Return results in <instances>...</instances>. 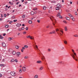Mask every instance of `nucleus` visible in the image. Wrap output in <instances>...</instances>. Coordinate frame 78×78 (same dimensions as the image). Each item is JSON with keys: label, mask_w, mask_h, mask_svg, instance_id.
<instances>
[{"label": "nucleus", "mask_w": 78, "mask_h": 78, "mask_svg": "<svg viewBox=\"0 0 78 78\" xmlns=\"http://www.w3.org/2000/svg\"><path fill=\"white\" fill-rule=\"evenodd\" d=\"M10 74L12 75V76H15V74H16V73H15V72L12 71L11 72Z\"/></svg>", "instance_id": "nucleus-1"}, {"label": "nucleus", "mask_w": 78, "mask_h": 78, "mask_svg": "<svg viewBox=\"0 0 78 78\" xmlns=\"http://www.w3.org/2000/svg\"><path fill=\"white\" fill-rule=\"evenodd\" d=\"M57 16L58 17H59V18H60V19H62V16L59 13H58V14L57 15Z\"/></svg>", "instance_id": "nucleus-2"}, {"label": "nucleus", "mask_w": 78, "mask_h": 78, "mask_svg": "<svg viewBox=\"0 0 78 78\" xmlns=\"http://www.w3.org/2000/svg\"><path fill=\"white\" fill-rule=\"evenodd\" d=\"M50 17V19H51V20L52 22H53V20H52L51 19V18H53V19H54V20H55V22H56V19H54V17L53 16H51V17Z\"/></svg>", "instance_id": "nucleus-3"}, {"label": "nucleus", "mask_w": 78, "mask_h": 78, "mask_svg": "<svg viewBox=\"0 0 78 78\" xmlns=\"http://www.w3.org/2000/svg\"><path fill=\"white\" fill-rule=\"evenodd\" d=\"M16 55H17V56H19L20 55H21V53L20 52H18L16 53Z\"/></svg>", "instance_id": "nucleus-4"}, {"label": "nucleus", "mask_w": 78, "mask_h": 78, "mask_svg": "<svg viewBox=\"0 0 78 78\" xmlns=\"http://www.w3.org/2000/svg\"><path fill=\"white\" fill-rule=\"evenodd\" d=\"M26 67H23L22 68V69L23 71V72H25V71H26Z\"/></svg>", "instance_id": "nucleus-5"}, {"label": "nucleus", "mask_w": 78, "mask_h": 78, "mask_svg": "<svg viewBox=\"0 0 78 78\" xmlns=\"http://www.w3.org/2000/svg\"><path fill=\"white\" fill-rule=\"evenodd\" d=\"M57 6L58 8H61V5L60 4H58L57 5Z\"/></svg>", "instance_id": "nucleus-6"}, {"label": "nucleus", "mask_w": 78, "mask_h": 78, "mask_svg": "<svg viewBox=\"0 0 78 78\" xmlns=\"http://www.w3.org/2000/svg\"><path fill=\"white\" fill-rule=\"evenodd\" d=\"M72 52H73V53L74 54V55L75 56H76V53L75 52V51H74V50H73V49H72Z\"/></svg>", "instance_id": "nucleus-7"}, {"label": "nucleus", "mask_w": 78, "mask_h": 78, "mask_svg": "<svg viewBox=\"0 0 78 78\" xmlns=\"http://www.w3.org/2000/svg\"><path fill=\"white\" fill-rule=\"evenodd\" d=\"M2 45L3 46V47H6V44H5V43L4 42H2Z\"/></svg>", "instance_id": "nucleus-8"}, {"label": "nucleus", "mask_w": 78, "mask_h": 78, "mask_svg": "<svg viewBox=\"0 0 78 78\" xmlns=\"http://www.w3.org/2000/svg\"><path fill=\"white\" fill-rule=\"evenodd\" d=\"M13 39H14L13 38H11V37H9L8 39L9 41H11L12 40H13Z\"/></svg>", "instance_id": "nucleus-9"}, {"label": "nucleus", "mask_w": 78, "mask_h": 78, "mask_svg": "<svg viewBox=\"0 0 78 78\" xmlns=\"http://www.w3.org/2000/svg\"><path fill=\"white\" fill-rule=\"evenodd\" d=\"M42 62L41 61H38L37 62V64H40Z\"/></svg>", "instance_id": "nucleus-10"}, {"label": "nucleus", "mask_w": 78, "mask_h": 78, "mask_svg": "<svg viewBox=\"0 0 78 78\" xmlns=\"http://www.w3.org/2000/svg\"><path fill=\"white\" fill-rule=\"evenodd\" d=\"M59 13L61 14V13H62V10L61 9H59Z\"/></svg>", "instance_id": "nucleus-11"}, {"label": "nucleus", "mask_w": 78, "mask_h": 78, "mask_svg": "<svg viewBox=\"0 0 78 78\" xmlns=\"http://www.w3.org/2000/svg\"><path fill=\"white\" fill-rule=\"evenodd\" d=\"M32 22H32V21L31 20H29L28 21V23H30V24H31Z\"/></svg>", "instance_id": "nucleus-12"}, {"label": "nucleus", "mask_w": 78, "mask_h": 78, "mask_svg": "<svg viewBox=\"0 0 78 78\" xmlns=\"http://www.w3.org/2000/svg\"><path fill=\"white\" fill-rule=\"evenodd\" d=\"M12 55H15L16 54V51H12Z\"/></svg>", "instance_id": "nucleus-13"}, {"label": "nucleus", "mask_w": 78, "mask_h": 78, "mask_svg": "<svg viewBox=\"0 0 78 78\" xmlns=\"http://www.w3.org/2000/svg\"><path fill=\"white\" fill-rule=\"evenodd\" d=\"M30 39H34V37H31V36H30Z\"/></svg>", "instance_id": "nucleus-14"}, {"label": "nucleus", "mask_w": 78, "mask_h": 78, "mask_svg": "<svg viewBox=\"0 0 78 78\" xmlns=\"http://www.w3.org/2000/svg\"><path fill=\"white\" fill-rule=\"evenodd\" d=\"M16 25L17 27H20V24L19 23H17Z\"/></svg>", "instance_id": "nucleus-15"}, {"label": "nucleus", "mask_w": 78, "mask_h": 78, "mask_svg": "<svg viewBox=\"0 0 78 78\" xmlns=\"http://www.w3.org/2000/svg\"><path fill=\"white\" fill-rule=\"evenodd\" d=\"M65 31H67V27H65Z\"/></svg>", "instance_id": "nucleus-16"}, {"label": "nucleus", "mask_w": 78, "mask_h": 78, "mask_svg": "<svg viewBox=\"0 0 78 78\" xmlns=\"http://www.w3.org/2000/svg\"><path fill=\"white\" fill-rule=\"evenodd\" d=\"M66 20H70V18L67 17H66Z\"/></svg>", "instance_id": "nucleus-17"}, {"label": "nucleus", "mask_w": 78, "mask_h": 78, "mask_svg": "<svg viewBox=\"0 0 78 78\" xmlns=\"http://www.w3.org/2000/svg\"><path fill=\"white\" fill-rule=\"evenodd\" d=\"M52 3H56V1H52L51 2Z\"/></svg>", "instance_id": "nucleus-18"}, {"label": "nucleus", "mask_w": 78, "mask_h": 78, "mask_svg": "<svg viewBox=\"0 0 78 78\" xmlns=\"http://www.w3.org/2000/svg\"><path fill=\"white\" fill-rule=\"evenodd\" d=\"M0 66H1V67H2V66H3V67H4V66H5V64H0Z\"/></svg>", "instance_id": "nucleus-19"}, {"label": "nucleus", "mask_w": 78, "mask_h": 78, "mask_svg": "<svg viewBox=\"0 0 78 78\" xmlns=\"http://www.w3.org/2000/svg\"><path fill=\"white\" fill-rule=\"evenodd\" d=\"M55 33V31H54V32L52 31L51 32H50V34H54V33Z\"/></svg>", "instance_id": "nucleus-20"}, {"label": "nucleus", "mask_w": 78, "mask_h": 78, "mask_svg": "<svg viewBox=\"0 0 78 78\" xmlns=\"http://www.w3.org/2000/svg\"><path fill=\"white\" fill-rule=\"evenodd\" d=\"M25 59H28L29 58V57L28 56H26L24 57Z\"/></svg>", "instance_id": "nucleus-21"}, {"label": "nucleus", "mask_w": 78, "mask_h": 78, "mask_svg": "<svg viewBox=\"0 0 78 78\" xmlns=\"http://www.w3.org/2000/svg\"><path fill=\"white\" fill-rule=\"evenodd\" d=\"M0 39H3V37H2V35H0Z\"/></svg>", "instance_id": "nucleus-22"}, {"label": "nucleus", "mask_w": 78, "mask_h": 78, "mask_svg": "<svg viewBox=\"0 0 78 78\" xmlns=\"http://www.w3.org/2000/svg\"><path fill=\"white\" fill-rule=\"evenodd\" d=\"M15 61V60L14 59H12L11 60V62H14Z\"/></svg>", "instance_id": "nucleus-23"}, {"label": "nucleus", "mask_w": 78, "mask_h": 78, "mask_svg": "<svg viewBox=\"0 0 78 78\" xmlns=\"http://www.w3.org/2000/svg\"><path fill=\"white\" fill-rule=\"evenodd\" d=\"M34 78H38V75H36L34 76Z\"/></svg>", "instance_id": "nucleus-24"}, {"label": "nucleus", "mask_w": 78, "mask_h": 78, "mask_svg": "<svg viewBox=\"0 0 78 78\" xmlns=\"http://www.w3.org/2000/svg\"><path fill=\"white\" fill-rule=\"evenodd\" d=\"M43 69V67H41L40 68V70H42Z\"/></svg>", "instance_id": "nucleus-25"}, {"label": "nucleus", "mask_w": 78, "mask_h": 78, "mask_svg": "<svg viewBox=\"0 0 78 78\" xmlns=\"http://www.w3.org/2000/svg\"><path fill=\"white\" fill-rule=\"evenodd\" d=\"M43 9L44 10H45L46 9V7L45 6H44L43 7Z\"/></svg>", "instance_id": "nucleus-26"}, {"label": "nucleus", "mask_w": 78, "mask_h": 78, "mask_svg": "<svg viewBox=\"0 0 78 78\" xmlns=\"http://www.w3.org/2000/svg\"><path fill=\"white\" fill-rule=\"evenodd\" d=\"M5 27L6 28H8V27H9V26L8 25H6L5 26Z\"/></svg>", "instance_id": "nucleus-27"}, {"label": "nucleus", "mask_w": 78, "mask_h": 78, "mask_svg": "<svg viewBox=\"0 0 78 78\" xmlns=\"http://www.w3.org/2000/svg\"><path fill=\"white\" fill-rule=\"evenodd\" d=\"M24 48H28V46L27 45H24Z\"/></svg>", "instance_id": "nucleus-28"}, {"label": "nucleus", "mask_w": 78, "mask_h": 78, "mask_svg": "<svg viewBox=\"0 0 78 78\" xmlns=\"http://www.w3.org/2000/svg\"><path fill=\"white\" fill-rule=\"evenodd\" d=\"M15 48H17V49H18V48H19V46L17 45H16L15 46Z\"/></svg>", "instance_id": "nucleus-29"}, {"label": "nucleus", "mask_w": 78, "mask_h": 78, "mask_svg": "<svg viewBox=\"0 0 78 78\" xmlns=\"http://www.w3.org/2000/svg\"><path fill=\"white\" fill-rule=\"evenodd\" d=\"M33 9L34 11H36V10L37 9V8H36Z\"/></svg>", "instance_id": "nucleus-30"}, {"label": "nucleus", "mask_w": 78, "mask_h": 78, "mask_svg": "<svg viewBox=\"0 0 78 78\" xmlns=\"http://www.w3.org/2000/svg\"><path fill=\"white\" fill-rule=\"evenodd\" d=\"M31 14H32V15H34V13L33 11H32L31 12Z\"/></svg>", "instance_id": "nucleus-31"}, {"label": "nucleus", "mask_w": 78, "mask_h": 78, "mask_svg": "<svg viewBox=\"0 0 78 78\" xmlns=\"http://www.w3.org/2000/svg\"><path fill=\"white\" fill-rule=\"evenodd\" d=\"M59 9V7H57L56 8V10H58V9Z\"/></svg>", "instance_id": "nucleus-32"}, {"label": "nucleus", "mask_w": 78, "mask_h": 78, "mask_svg": "<svg viewBox=\"0 0 78 78\" xmlns=\"http://www.w3.org/2000/svg\"><path fill=\"white\" fill-rule=\"evenodd\" d=\"M70 17H71V18L72 19H73V16L72 15H71Z\"/></svg>", "instance_id": "nucleus-33"}, {"label": "nucleus", "mask_w": 78, "mask_h": 78, "mask_svg": "<svg viewBox=\"0 0 78 78\" xmlns=\"http://www.w3.org/2000/svg\"><path fill=\"white\" fill-rule=\"evenodd\" d=\"M63 22L64 23H67L66 22V21L65 20L63 21Z\"/></svg>", "instance_id": "nucleus-34"}, {"label": "nucleus", "mask_w": 78, "mask_h": 78, "mask_svg": "<svg viewBox=\"0 0 78 78\" xmlns=\"http://www.w3.org/2000/svg\"><path fill=\"white\" fill-rule=\"evenodd\" d=\"M15 62H18V61H17V60L15 59Z\"/></svg>", "instance_id": "nucleus-35"}, {"label": "nucleus", "mask_w": 78, "mask_h": 78, "mask_svg": "<svg viewBox=\"0 0 78 78\" xmlns=\"http://www.w3.org/2000/svg\"><path fill=\"white\" fill-rule=\"evenodd\" d=\"M74 37H77L78 35H74Z\"/></svg>", "instance_id": "nucleus-36"}, {"label": "nucleus", "mask_w": 78, "mask_h": 78, "mask_svg": "<svg viewBox=\"0 0 78 78\" xmlns=\"http://www.w3.org/2000/svg\"><path fill=\"white\" fill-rule=\"evenodd\" d=\"M22 17H23V18H25V16L24 15H23Z\"/></svg>", "instance_id": "nucleus-37"}, {"label": "nucleus", "mask_w": 78, "mask_h": 78, "mask_svg": "<svg viewBox=\"0 0 78 78\" xmlns=\"http://www.w3.org/2000/svg\"><path fill=\"white\" fill-rule=\"evenodd\" d=\"M18 30L19 31H21L22 30L21 29H20V28L19 29H18Z\"/></svg>", "instance_id": "nucleus-38"}, {"label": "nucleus", "mask_w": 78, "mask_h": 78, "mask_svg": "<svg viewBox=\"0 0 78 78\" xmlns=\"http://www.w3.org/2000/svg\"><path fill=\"white\" fill-rule=\"evenodd\" d=\"M64 43L65 44H67V42L66 41H64Z\"/></svg>", "instance_id": "nucleus-39"}, {"label": "nucleus", "mask_w": 78, "mask_h": 78, "mask_svg": "<svg viewBox=\"0 0 78 78\" xmlns=\"http://www.w3.org/2000/svg\"><path fill=\"white\" fill-rule=\"evenodd\" d=\"M20 72V73H21V72H22V69H20V71H19Z\"/></svg>", "instance_id": "nucleus-40"}, {"label": "nucleus", "mask_w": 78, "mask_h": 78, "mask_svg": "<svg viewBox=\"0 0 78 78\" xmlns=\"http://www.w3.org/2000/svg\"><path fill=\"white\" fill-rule=\"evenodd\" d=\"M12 21H10V22H9V23H10V24H11V23H12Z\"/></svg>", "instance_id": "nucleus-41"}, {"label": "nucleus", "mask_w": 78, "mask_h": 78, "mask_svg": "<svg viewBox=\"0 0 78 78\" xmlns=\"http://www.w3.org/2000/svg\"><path fill=\"white\" fill-rule=\"evenodd\" d=\"M75 14L76 16H77V15H78V14L77 13V12H75Z\"/></svg>", "instance_id": "nucleus-42"}, {"label": "nucleus", "mask_w": 78, "mask_h": 78, "mask_svg": "<svg viewBox=\"0 0 78 78\" xmlns=\"http://www.w3.org/2000/svg\"><path fill=\"white\" fill-rule=\"evenodd\" d=\"M71 15H72L71 14H70V13L68 14V16H69L70 17Z\"/></svg>", "instance_id": "nucleus-43"}, {"label": "nucleus", "mask_w": 78, "mask_h": 78, "mask_svg": "<svg viewBox=\"0 0 78 78\" xmlns=\"http://www.w3.org/2000/svg\"><path fill=\"white\" fill-rule=\"evenodd\" d=\"M48 51H51V49H48Z\"/></svg>", "instance_id": "nucleus-44"}, {"label": "nucleus", "mask_w": 78, "mask_h": 78, "mask_svg": "<svg viewBox=\"0 0 78 78\" xmlns=\"http://www.w3.org/2000/svg\"><path fill=\"white\" fill-rule=\"evenodd\" d=\"M30 35L27 36V38H30Z\"/></svg>", "instance_id": "nucleus-45"}, {"label": "nucleus", "mask_w": 78, "mask_h": 78, "mask_svg": "<svg viewBox=\"0 0 78 78\" xmlns=\"http://www.w3.org/2000/svg\"><path fill=\"white\" fill-rule=\"evenodd\" d=\"M56 31H59V29H56Z\"/></svg>", "instance_id": "nucleus-46"}, {"label": "nucleus", "mask_w": 78, "mask_h": 78, "mask_svg": "<svg viewBox=\"0 0 78 78\" xmlns=\"http://www.w3.org/2000/svg\"><path fill=\"white\" fill-rule=\"evenodd\" d=\"M17 20H13V22H17Z\"/></svg>", "instance_id": "nucleus-47"}, {"label": "nucleus", "mask_w": 78, "mask_h": 78, "mask_svg": "<svg viewBox=\"0 0 78 78\" xmlns=\"http://www.w3.org/2000/svg\"><path fill=\"white\" fill-rule=\"evenodd\" d=\"M35 47H36V48H37V49H38V47H37V45H36Z\"/></svg>", "instance_id": "nucleus-48"}, {"label": "nucleus", "mask_w": 78, "mask_h": 78, "mask_svg": "<svg viewBox=\"0 0 78 78\" xmlns=\"http://www.w3.org/2000/svg\"><path fill=\"white\" fill-rule=\"evenodd\" d=\"M46 28H49V26H47L46 27Z\"/></svg>", "instance_id": "nucleus-49"}, {"label": "nucleus", "mask_w": 78, "mask_h": 78, "mask_svg": "<svg viewBox=\"0 0 78 78\" xmlns=\"http://www.w3.org/2000/svg\"><path fill=\"white\" fill-rule=\"evenodd\" d=\"M71 55V56H73V58H75V56H74V55Z\"/></svg>", "instance_id": "nucleus-50"}, {"label": "nucleus", "mask_w": 78, "mask_h": 78, "mask_svg": "<svg viewBox=\"0 0 78 78\" xmlns=\"http://www.w3.org/2000/svg\"><path fill=\"white\" fill-rule=\"evenodd\" d=\"M24 30V27H23L21 28V30Z\"/></svg>", "instance_id": "nucleus-51"}, {"label": "nucleus", "mask_w": 78, "mask_h": 78, "mask_svg": "<svg viewBox=\"0 0 78 78\" xmlns=\"http://www.w3.org/2000/svg\"><path fill=\"white\" fill-rule=\"evenodd\" d=\"M37 22H38V23H40V20H37Z\"/></svg>", "instance_id": "nucleus-52"}, {"label": "nucleus", "mask_w": 78, "mask_h": 78, "mask_svg": "<svg viewBox=\"0 0 78 78\" xmlns=\"http://www.w3.org/2000/svg\"><path fill=\"white\" fill-rule=\"evenodd\" d=\"M26 30H28V27H27L26 28Z\"/></svg>", "instance_id": "nucleus-53"}, {"label": "nucleus", "mask_w": 78, "mask_h": 78, "mask_svg": "<svg viewBox=\"0 0 78 78\" xmlns=\"http://www.w3.org/2000/svg\"><path fill=\"white\" fill-rule=\"evenodd\" d=\"M4 16L5 17H6V14H5L4 15Z\"/></svg>", "instance_id": "nucleus-54"}, {"label": "nucleus", "mask_w": 78, "mask_h": 78, "mask_svg": "<svg viewBox=\"0 0 78 78\" xmlns=\"http://www.w3.org/2000/svg\"><path fill=\"white\" fill-rule=\"evenodd\" d=\"M5 59H2V61H3V62H5Z\"/></svg>", "instance_id": "nucleus-55"}, {"label": "nucleus", "mask_w": 78, "mask_h": 78, "mask_svg": "<svg viewBox=\"0 0 78 78\" xmlns=\"http://www.w3.org/2000/svg\"><path fill=\"white\" fill-rule=\"evenodd\" d=\"M59 63H60V64H62V63H63V62H60Z\"/></svg>", "instance_id": "nucleus-56"}, {"label": "nucleus", "mask_w": 78, "mask_h": 78, "mask_svg": "<svg viewBox=\"0 0 78 78\" xmlns=\"http://www.w3.org/2000/svg\"><path fill=\"white\" fill-rule=\"evenodd\" d=\"M20 2H17V3H16V5H18V4H19V3H20Z\"/></svg>", "instance_id": "nucleus-57"}, {"label": "nucleus", "mask_w": 78, "mask_h": 78, "mask_svg": "<svg viewBox=\"0 0 78 78\" xmlns=\"http://www.w3.org/2000/svg\"><path fill=\"white\" fill-rule=\"evenodd\" d=\"M2 75L1 73H0V77H2Z\"/></svg>", "instance_id": "nucleus-58"}, {"label": "nucleus", "mask_w": 78, "mask_h": 78, "mask_svg": "<svg viewBox=\"0 0 78 78\" xmlns=\"http://www.w3.org/2000/svg\"><path fill=\"white\" fill-rule=\"evenodd\" d=\"M21 51L22 52H23V50L21 49Z\"/></svg>", "instance_id": "nucleus-59"}, {"label": "nucleus", "mask_w": 78, "mask_h": 78, "mask_svg": "<svg viewBox=\"0 0 78 78\" xmlns=\"http://www.w3.org/2000/svg\"><path fill=\"white\" fill-rule=\"evenodd\" d=\"M72 20H73V21H75V20L74 19V18H73Z\"/></svg>", "instance_id": "nucleus-60"}, {"label": "nucleus", "mask_w": 78, "mask_h": 78, "mask_svg": "<svg viewBox=\"0 0 78 78\" xmlns=\"http://www.w3.org/2000/svg\"><path fill=\"white\" fill-rule=\"evenodd\" d=\"M22 48L23 49V50H25V48L24 47H23Z\"/></svg>", "instance_id": "nucleus-61"}, {"label": "nucleus", "mask_w": 78, "mask_h": 78, "mask_svg": "<svg viewBox=\"0 0 78 78\" xmlns=\"http://www.w3.org/2000/svg\"><path fill=\"white\" fill-rule=\"evenodd\" d=\"M64 47H62V48H61V50H63V49H64Z\"/></svg>", "instance_id": "nucleus-62"}, {"label": "nucleus", "mask_w": 78, "mask_h": 78, "mask_svg": "<svg viewBox=\"0 0 78 78\" xmlns=\"http://www.w3.org/2000/svg\"><path fill=\"white\" fill-rule=\"evenodd\" d=\"M23 34H26V32H23Z\"/></svg>", "instance_id": "nucleus-63"}, {"label": "nucleus", "mask_w": 78, "mask_h": 78, "mask_svg": "<svg viewBox=\"0 0 78 78\" xmlns=\"http://www.w3.org/2000/svg\"><path fill=\"white\" fill-rule=\"evenodd\" d=\"M34 14H36L37 13V12H34Z\"/></svg>", "instance_id": "nucleus-64"}]
</instances>
